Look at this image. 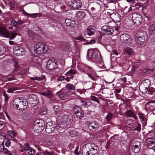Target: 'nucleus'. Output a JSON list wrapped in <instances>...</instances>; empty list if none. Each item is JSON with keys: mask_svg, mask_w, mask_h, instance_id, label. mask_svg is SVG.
<instances>
[{"mask_svg": "<svg viewBox=\"0 0 155 155\" xmlns=\"http://www.w3.org/2000/svg\"><path fill=\"white\" fill-rule=\"evenodd\" d=\"M64 76H62L58 78L57 79V80L59 81H62L64 80Z\"/></svg>", "mask_w": 155, "mask_h": 155, "instance_id": "nucleus-55", "label": "nucleus"}, {"mask_svg": "<svg viewBox=\"0 0 155 155\" xmlns=\"http://www.w3.org/2000/svg\"><path fill=\"white\" fill-rule=\"evenodd\" d=\"M112 117V114L111 113H108L106 117V119L107 120V121H109L111 119Z\"/></svg>", "mask_w": 155, "mask_h": 155, "instance_id": "nucleus-49", "label": "nucleus"}, {"mask_svg": "<svg viewBox=\"0 0 155 155\" xmlns=\"http://www.w3.org/2000/svg\"><path fill=\"white\" fill-rule=\"evenodd\" d=\"M148 30L150 34L152 35L155 33V25H152L149 26Z\"/></svg>", "mask_w": 155, "mask_h": 155, "instance_id": "nucleus-21", "label": "nucleus"}, {"mask_svg": "<svg viewBox=\"0 0 155 155\" xmlns=\"http://www.w3.org/2000/svg\"><path fill=\"white\" fill-rule=\"evenodd\" d=\"M31 147H30L28 143H26L24 145V149L25 150L27 151Z\"/></svg>", "mask_w": 155, "mask_h": 155, "instance_id": "nucleus-47", "label": "nucleus"}, {"mask_svg": "<svg viewBox=\"0 0 155 155\" xmlns=\"http://www.w3.org/2000/svg\"><path fill=\"white\" fill-rule=\"evenodd\" d=\"M27 151V153L30 155H34L35 153V150L32 148H31Z\"/></svg>", "mask_w": 155, "mask_h": 155, "instance_id": "nucleus-36", "label": "nucleus"}, {"mask_svg": "<svg viewBox=\"0 0 155 155\" xmlns=\"http://www.w3.org/2000/svg\"><path fill=\"white\" fill-rule=\"evenodd\" d=\"M120 41L125 43L130 44L132 43L133 39L130 36L127 34H124L120 37Z\"/></svg>", "mask_w": 155, "mask_h": 155, "instance_id": "nucleus-7", "label": "nucleus"}, {"mask_svg": "<svg viewBox=\"0 0 155 155\" xmlns=\"http://www.w3.org/2000/svg\"><path fill=\"white\" fill-rule=\"evenodd\" d=\"M75 113L76 116L78 118L82 117L84 115L83 111L81 110H80V111H76L75 112Z\"/></svg>", "mask_w": 155, "mask_h": 155, "instance_id": "nucleus-24", "label": "nucleus"}, {"mask_svg": "<svg viewBox=\"0 0 155 155\" xmlns=\"http://www.w3.org/2000/svg\"><path fill=\"white\" fill-rule=\"evenodd\" d=\"M55 127L51 122H48L46 125L45 131L47 133L51 134L55 129Z\"/></svg>", "mask_w": 155, "mask_h": 155, "instance_id": "nucleus-9", "label": "nucleus"}, {"mask_svg": "<svg viewBox=\"0 0 155 155\" xmlns=\"http://www.w3.org/2000/svg\"><path fill=\"white\" fill-rule=\"evenodd\" d=\"M13 104L14 107L19 110L25 109L27 107V104L26 101H24L18 98L15 99Z\"/></svg>", "mask_w": 155, "mask_h": 155, "instance_id": "nucleus-3", "label": "nucleus"}, {"mask_svg": "<svg viewBox=\"0 0 155 155\" xmlns=\"http://www.w3.org/2000/svg\"><path fill=\"white\" fill-rule=\"evenodd\" d=\"M79 148L78 147H77L74 151V153L75 155H78V150Z\"/></svg>", "mask_w": 155, "mask_h": 155, "instance_id": "nucleus-60", "label": "nucleus"}, {"mask_svg": "<svg viewBox=\"0 0 155 155\" xmlns=\"http://www.w3.org/2000/svg\"><path fill=\"white\" fill-rule=\"evenodd\" d=\"M54 111L56 114L58 113V109L59 108V107L58 106L55 105L54 107Z\"/></svg>", "mask_w": 155, "mask_h": 155, "instance_id": "nucleus-57", "label": "nucleus"}, {"mask_svg": "<svg viewBox=\"0 0 155 155\" xmlns=\"http://www.w3.org/2000/svg\"><path fill=\"white\" fill-rule=\"evenodd\" d=\"M54 153L53 151H48L47 150H45L44 152V153L45 155H53Z\"/></svg>", "mask_w": 155, "mask_h": 155, "instance_id": "nucleus-46", "label": "nucleus"}, {"mask_svg": "<svg viewBox=\"0 0 155 155\" xmlns=\"http://www.w3.org/2000/svg\"><path fill=\"white\" fill-rule=\"evenodd\" d=\"M94 51L93 50L91 49L88 51L87 55L89 58H91L93 56Z\"/></svg>", "mask_w": 155, "mask_h": 155, "instance_id": "nucleus-35", "label": "nucleus"}, {"mask_svg": "<svg viewBox=\"0 0 155 155\" xmlns=\"http://www.w3.org/2000/svg\"><path fill=\"white\" fill-rule=\"evenodd\" d=\"M45 128V124H43L41 123L37 122L33 125L32 129L33 131L36 133H39L41 132Z\"/></svg>", "mask_w": 155, "mask_h": 155, "instance_id": "nucleus-6", "label": "nucleus"}, {"mask_svg": "<svg viewBox=\"0 0 155 155\" xmlns=\"http://www.w3.org/2000/svg\"><path fill=\"white\" fill-rule=\"evenodd\" d=\"M8 134L11 137H14L17 135V133L12 130L9 131L8 132Z\"/></svg>", "mask_w": 155, "mask_h": 155, "instance_id": "nucleus-32", "label": "nucleus"}, {"mask_svg": "<svg viewBox=\"0 0 155 155\" xmlns=\"http://www.w3.org/2000/svg\"><path fill=\"white\" fill-rule=\"evenodd\" d=\"M76 15L77 19H82L84 18L86 15V11H78L77 12Z\"/></svg>", "mask_w": 155, "mask_h": 155, "instance_id": "nucleus-16", "label": "nucleus"}, {"mask_svg": "<svg viewBox=\"0 0 155 155\" xmlns=\"http://www.w3.org/2000/svg\"><path fill=\"white\" fill-rule=\"evenodd\" d=\"M66 87L68 89L71 90H74L75 89L74 87V86L73 85L71 84H67L66 85Z\"/></svg>", "mask_w": 155, "mask_h": 155, "instance_id": "nucleus-38", "label": "nucleus"}, {"mask_svg": "<svg viewBox=\"0 0 155 155\" xmlns=\"http://www.w3.org/2000/svg\"><path fill=\"white\" fill-rule=\"evenodd\" d=\"M125 114L127 116H128L130 117H132L136 120L137 119V117L135 116L134 113L131 110H127L125 112Z\"/></svg>", "mask_w": 155, "mask_h": 155, "instance_id": "nucleus-20", "label": "nucleus"}, {"mask_svg": "<svg viewBox=\"0 0 155 155\" xmlns=\"http://www.w3.org/2000/svg\"><path fill=\"white\" fill-rule=\"evenodd\" d=\"M95 30L91 28V27H89L86 29V32L88 35L91 36L94 34Z\"/></svg>", "mask_w": 155, "mask_h": 155, "instance_id": "nucleus-22", "label": "nucleus"}, {"mask_svg": "<svg viewBox=\"0 0 155 155\" xmlns=\"http://www.w3.org/2000/svg\"><path fill=\"white\" fill-rule=\"evenodd\" d=\"M68 73H70L71 74H75V71H74V70L72 69H71L70 71H68L64 75H67V74H68Z\"/></svg>", "mask_w": 155, "mask_h": 155, "instance_id": "nucleus-51", "label": "nucleus"}, {"mask_svg": "<svg viewBox=\"0 0 155 155\" xmlns=\"http://www.w3.org/2000/svg\"><path fill=\"white\" fill-rule=\"evenodd\" d=\"M19 89V88L18 87H12L11 88H8L7 91V92L8 93L12 92L13 91H16V90H18Z\"/></svg>", "mask_w": 155, "mask_h": 155, "instance_id": "nucleus-33", "label": "nucleus"}, {"mask_svg": "<svg viewBox=\"0 0 155 155\" xmlns=\"http://www.w3.org/2000/svg\"><path fill=\"white\" fill-rule=\"evenodd\" d=\"M148 145L149 146V147L151 148L153 147H154L155 145V143L153 140L151 142H149V143H148Z\"/></svg>", "mask_w": 155, "mask_h": 155, "instance_id": "nucleus-43", "label": "nucleus"}, {"mask_svg": "<svg viewBox=\"0 0 155 155\" xmlns=\"http://www.w3.org/2000/svg\"><path fill=\"white\" fill-rule=\"evenodd\" d=\"M6 152L5 154H6V155H16V153L15 152L10 151L7 150V151Z\"/></svg>", "mask_w": 155, "mask_h": 155, "instance_id": "nucleus-45", "label": "nucleus"}, {"mask_svg": "<svg viewBox=\"0 0 155 155\" xmlns=\"http://www.w3.org/2000/svg\"><path fill=\"white\" fill-rule=\"evenodd\" d=\"M87 73H90V72H91V71H94L92 69L90 68H87Z\"/></svg>", "mask_w": 155, "mask_h": 155, "instance_id": "nucleus-59", "label": "nucleus"}, {"mask_svg": "<svg viewBox=\"0 0 155 155\" xmlns=\"http://www.w3.org/2000/svg\"><path fill=\"white\" fill-rule=\"evenodd\" d=\"M114 32V30L113 29L110 28H108L106 32L107 34L109 35H111L113 34V33Z\"/></svg>", "mask_w": 155, "mask_h": 155, "instance_id": "nucleus-37", "label": "nucleus"}, {"mask_svg": "<svg viewBox=\"0 0 155 155\" xmlns=\"http://www.w3.org/2000/svg\"><path fill=\"white\" fill-rule=\"evenodd\" d=\"M31 80H38V81H40L41 80H43L44 79L43 77L39 78L36 77H31L30 78Z\"/></svg>", "mask_w": 155, "mask_h": 155, "instance_id": "nucleus-39", "label": "nucleus"}, {"mask_svg": "<svg viewBox=\"0 0 155 155\" xmlns=\"http://www.w3.org/2000/svg\"><path fill=\"white\" fill-rule=\"evenodd\" d=\"M125 52L128 55H132L134 54V51L132 49L129 48H127L125 49Z\"/></svg>", "mask_w": 155, "mask_h": 155, "instance_id": "nucleus-25", "label": "nucleus"}, {"mask_svg": "<svg viewBox=\"0 0 155 155\" xmlns=\"http://www.w3.org/2000/svg\"><path fill=\"white\" fill-rule=\"evenodd\" d=\"M134 8V6L133 7H130L129 8H128L127 6H126L124 8V11H125L126 12H127V11L128 10L127 12H129L134 10V9L133 8Z\"/></svg>", "mask_w": 155, "mask_h": 155, "instance_id": "nucleus-41", "label": "nucleus"}, {"mask_svg": "<svg viewBox=\"0 0 155 155\" xmlns=\"http://www.w3.org/2000/svg\"><path fill=\"white\" fill-rule=\"evenodd\" d=\"M99 127L98 124L96 122H93L90 123L88 125V128L90 130L95 131Z\"/></svg>", "mask_w": 155, "mask_h": 155, "instance_id": "nucleus-14", "label": "nucleus"}, {"mask_svg": "<svg viewBox=\"0 0 155 155\" xmlns=\"http://www.w3.org/2000/svg\"><path fill=\"white\" fill-rule=\"evenodd\" d=\"M138 115H139L140 118L142 120V121L145 120V117L143 114L142 113H138Z\"/></svg>", "mask_w": 155, "mask_h": 155, "instance_id": "nucleus-44", "label": "nucleus"}, {"mask_svg": "<svg viewBox=\"0 0 155 155\" xmlns=\"http://www.w3.org/2000/svg\"><path fill=\"white\" fill-rule=\"evenodd\" d=\"M146 107L150 110L152 111L154 110L155 109V101H153L147 102L146 104Z\"/></svg>", "mask_w": 155, "mask_h": 155, "instance_id": "nucleus-17", "label": "nucleus"}, {"mask_svg": "<svg viewBox=\"0 0 155 155\" xmlns=\"http://www.w3.org/2000/svg\"><path fill=\"white\" fill-rule=\"evenodd\" d=\"M81 102L82 103L81 105L82 107L85 106L86 107H88L91 104V103L90 101L86 102L84 101H81Z\"/></svg>", "mask_w": 155, "mask_h": 155, "instance_id": "nucleus-28", "label": "nucleus"}, {"mask_svg": "<svg viewBox=\"0 0 155 155\" xmlns=\"http://www.w3.org/2000/svg\"><path fill=\"white\" fill-rule=\"evenodd\" d=\"M150 82L148 79L142 81L140 84L139 88L140 91L143 93H146L150 87Z\"/></svg>", "mask_w": 155, "mask_h": 155, "instance_id": "nucleus-4", "label": "nucleus"}, {"mask_svg": "<svg viewBox=\"0 0 155 155\" xmlns=\"http://www.w3.org/2000/svg\"><path fill=\"white\" fill-rule=\"evenodd\" d=\"M87 74L89 77L93 81H96L98 78V76L94 71H91L90 73H87Z\"/></svg>", "mask_w": 155, "mask_h": 155, "instance_id": "nucleus-18", "label": "nucleus"}, {"mask_svg": "<svg viewBox=\"0 0 155 155\" xmlns=\"http://www.w3.org/2000/svg\"><path fill=\"white\" fill-rule=\"evenodd\" d=\"M108 28V27L107 26H104L102 27L101 28V29L102 31H105L106 32V31L107 30V29Z\"/></svg>", "mask_w": 155, "mask_h": 155, "instance_id": "nucleus-52", "label": "nucleus"}, {"mask_svg": "<svg viewBox=\"0 0 155 155\" xmlns=\"http://www.w3.org/2000/svg\"><path fill=\"white\" fill-rule=\"evenodd\" d=\"M64 122H63L62 123V124H60V125L59 126V127L61 128H66L67 127L66 126H67V125H66L65 126H62V125H64Z\"/></svg>", "mask_w": 155, "mask_h": 155, "instance_id": "nucleus-62", "label": "nucleus"}, {"mask_svg": "<svg viewBox=\"0 0 155 155\" xmlns=\"http://www.w3.org/2000/svg\"><path fill=\"white\" fill-rule=\"evenodd\" d=\"M6 77H5V79H7V80L8 81H11L13 80L14 79V78L13 77H10L8 78H5Z\"/></svg>", "mask_w": 155, "mask_h": 155, "instance_id": "nucleus-61", "label": "nucleus"}, {"mask_svg": "<svg viewBox=\"0 0 155 155\" xmlns=\"http://www.w3.org/2000/svg\"><path fill=\"white\" fill-rule=\"evenodd\" d=\"M91 99L93 101H96L97 103H99V100L98 99L97 97L94 96H91Z\"/></svg>", "mask_w": 155, "mask_h": 155, "instance_id": "nucleus-48", "label": "nucleus"}, {"mask_svg": "<svg viewBox=\"0 0 155 155\" xmlns=\"http://www.w3.org/2000/svg\"><path fill=\"white\" fill-rule=\"evenodd\" d=\"M24 52V50L23 48L15 47L14 48L13 52L15 55H22V54Z\"/></svg>", "mask_w": 155, "mask_h": 155, "instance_id": "nucleus-13", "label": "nucleus"}, {"mask_svg": "<svg viewBox=\"0 0 155 155\" xmlns=\"http://www.w3.org/2000/svg\"><path fill=\"white\" fill-rule=\"evenodd\" d=\"M34 48L37 54H41L47 51L48 50V47L45 44L39 43L35 45Z\"/></svg>", "mask_w": 155, "mask_h": 155, "instance_id": "nucleus-2", "label": "nucleus"}, {"mask_svg": "<svg viewBox=\"0 0 155 155\" xmlns=\"http://www.w3.org/2000/svg\"><path fill=\"white\" fill-rule=\"evenodd\" d=\"M5 126V123H3L1 121H0V130L3 129Z\"/></svg>", "mask_w": 155, "mask_h": 155, "instance_id": "nucleus-53", "label": "nucleus"}, {"mask_svg": "<svg viewBox=\"0 0 155 155\" xmlns=\"http://www.w3.org/2000/svg\"><path fill=\"white\" fill-rule=\"evenodd\" d=\"M138 68V66L137 65H135L132 68V71H135L136 69H137Z\"/></svg>", "mask_w": 155, "mask_h": 155, "instance_id": "nucleus-64", "label": "nucleus"}, {"mask_svg": "<svg viewBox=\"0 0 155 155\" xmlns=\"http://www.w3.org/2000/svg\"><path fill=\"white\" fill-rule=\"evenodd\" d=\"M39 93L49 99L52 97L53 95L51 91H44L43 92H40Z\"/></svg>", "mask_w": 155, "mask_h": 155, "instance_id": "nucleus-19", "label": "nucleus"}, {"mask_svg": "<svg viewBox=\"0 0 155 155\" xmlns=\"http://www.w3.org/2000/svg\"><path fill=\"white\" fill-rule=\"evenodd\" d=\"M136 127L134 129V130H137L138 131H140L141 130L140 125L138 123H136L135 124Z\"/></svg>", "mask_w": 155, "mask_h": 155, "instance_id": "nucleus-40", "label": "nucleus"}, {"mask_svg": "<svg viewBox=\"0 0 155 155\" xmlns=\"http://www.w3.org/2000/svg\"><path fill=\"white\" fill-rule=\"evenodd\" d=\"M110 18L115 22H118L120 21L121 19V16L118 13L114 12L111 14Z\"/></svg>", "mask_w": 155, "mask_h": 155, "instance_id": "nucleus-10", "label": "nucleus"}, {"mask_svg": "<svg viewBox=\"0 0 155 155\" xmlns=\"http://www.w3.org/2000/svg\"><path fill=\"white\" fill-rule=\"evenodd\" d=\"M8 5L11 8H13L15 6V5L14 3L13 2H9Z\"/></svg>", "mask_w": 155, "mask_h": 155, "instance_id": "nucleus-56", "label": "nucleus"}, {"mask_svg": "<svg viewBox=\"0 0 155 155\" xmlns=\"http://www.w3.org/2000/svg\"><path fill=\"white\" fill-rule=\"evenodd\" d=\"M17 22L14 20H12L11 22V24L13 26H16L17 25Z\"/></svg>", "mask_w": 155, "mask_h": 155, "instance_id": "nucleus-58", "label": "nucleus"}, {"mask_svg": "<svg viewBox=\"0 0 155 155\" xmlns=\"http://www.w3.org/2000/svg\"><path fill=\"white\" fill-rule=\"evenodd\" d=\"M58 97L60 98L62 100L66 99L68 97V96L65 93H63L60 94L58 95Z\"/></svg>", "mask_w": 155, "mask_h": 155, "instance_id": "nucleus-34", "label": "nucleus"}, {"mask_svg": "<svg viewBox=\"0 0 155 155\" xmlns=\"http://www.w3.org/2000/svg\"><path fill=\"white\" fill-rule=\"evenodd\" d=\"M56 66V63L53 59H50L47 62V67L49 69L52 70Z\"/></svg>", "mask_w": 155, "mask_h": 155, "instance_id": "nucleus-11", "label": "nucleus"}, {"mask_svg": "<svg viewBox=\"0 0 155 155\" xmlns=\"http://www.w3.org/2000/svg\"><path fill=\"white\" fill-rule=\"evenodd\" d=\"M7 149L4 147V142H3L0 145V152H4L5 154V153H6V152L7 151Z\"/></svg>", "mask_w": 155, "mask_h": 155, "instance_id": "nucleus-26", "label": "nucleus"}, {"mask_svg": "<svg viewBox=\"0 0 155 155\" xmlns=\"http://www.w3.org/2000/svg\"><path fill=\"white\" fill-rule=\"evenodd\" d=\"M71 5L73 8L78 9L81 7L82 4L79 0H74L72 2Z\"/></svg>", "mask_w": 155, "mask_h": 155, "instance_id": "nucleus-15", "label": "nucleus"}, {"mask_svg": "<svg viewBox=\"0 0 155 155\" xmlns=\"http://www.w3.org/2000/svg\"><path fill=\"white\" fill-rule=\"evenodd\" d=\"M140 147H137L134 145H133L132 147V150L135 153L138 152L140 150Z\"/></svg>", "mask_w": 155, "mask_h": 155, "instance_id": "nucleus-31", "label": "nucleus"}, {"mask_svg": "<svg viewBox=\"0 0 155 155\" xmlns=\"http://www.w3.org/2000/svg\"><path fill=\"white\" fill-rule=\"evenodd\" d=\"M0 36L6 38H9L10 34L5 28L0 25Z\"/></svg>", "mask_w": 155, "mask_h": 155, "instance_id": "nucleus-8", "label": "nucleus"}, {"mask_svg": "<svg viewBox=\"0 0 155 155\" xmlns=\"http://www.w3.org/2000/svg\"><path fill=\"white\" fill-rule=\"evenodd\" d=\"M18 30H16L15 31L12 32L10 35V36L9 38H10V40H12L18 34Z\"/></svg>", "mask_w": 155, "mask_h": 155, "instance_id": "nucleus-27", "label": "nucleus"}, {"mask_svg": "<svg viewBox=\"0 0 155 155\" xmlns=\"http://www.w3.org/2000/svg\"><path fill=\"white\" fill-rule=\"evenodd\" d=\"M65 23L67 25L73 27L74 24V21L69 19H66L65 21Z\"/></svg>", "mask_w": 155, "mask_h": 155, "instance_id": "nucleus-23", "label": "nucleus"}, {"mask_svg": "<svg viewBox=\"0 0 155 155\" xmlns=\"http://www.w3.org/2000/svg\"><path fill=\"white\" fill-rule=\"evenodd\" d=\"M5 49L4 47L1 46L0 47V55L4 54L5 52Z\"/></svg>", "mask_w": 155, "mask_h": 155, "instance_id": "nucleus-42", "label": "nucleus"}, {"mask_svg": "<svg viewBox=\"0 0 155 155\" xmlns=\"http://www.w3.org/2000/svg\"><path fill=\"white\" fill-rule=\"evenodd\" d=\"M153 141L152 138L149 137L147 138L146 140V142L148 143H149V142H151Z\"/></svg>", "mask_w": 155, "mask_h": 155, "instance_id": "nucleus-63", "label": "nucleus"}, {"mask_svg": "<svg viewBox=\"0 0 155 155\" xmlns=\"http://www.w3.org/2000/svg\"><path fill=\"white\" fill-rule=\"evenodd\" d=\"M133 145H134L137 147H140V142L138 141H136L135 143H134Z\"/></svg>", "mask_w": 155, "mask_h": 155, "instance_id": "nucleus-50", "label": "nucleus"}, {"mask_svg": "<svg viewBox=\"0 0 155 155\" xmlns=\"http://www.w3.org/2000/svg\"><path fill=\"white\" fill-rule=\"evenodd\" d=\"M98 149L94 144L88 143L82 147V153L83 155H94L97 153Z\"/></svg>", "mask_w": 155, "mask_h": 155, "instance_id": "nucleus-1", "label": "nucleus"}, {"mask_svg": "<svg viewBox=\"0 0 155 155\" xmlns=\"http://www.w3.org/2000/svg\"><path fill=\"white\" fill-rule=\"evenodd\" d=\"M125 124L129 127H133L134 126V124L131 119L127 120L125 121Z\"/></svg>", "mask_w": 155, "mask_h": 155, "instance_id": "nucleus-30", "label": "nucleus"}, {"mask_svg": "<svg viewBox=\"0 0 155 155\" xmlns=\"http://www.w3.org/2000/svg\"><path fill=\"white\" fill-rule=\"evenodd\" d=\"M11 144V142L9 140H6L5 142V145L6 147H8L10 146Z\"/></svg>", "mask_w": 155, "mask_h": 155, "instance_id": "nucleus-54", "label": "nucleus"}, {"mask_svg": "<svg viewBox=\"0 0 155 155\" xmlns=\"http://www.w3.org/2000/svg\"><path fill=\"white\" fill-rule=\"evenodd\" d=\"M135 40L138 45H142L147 40V37L145 36H143L141 37L137 36L135 37Z\"/></svg>", "mask_w": 155, "mask_h": 155, "instance_id": "nucleus-12", "label": "nucleus"}, {"mask_svg": "<svg viewBox=\"0 0 155 155\" xmlns=\"http://www.w3.org/2000/svg\"><path fill=\"white\" fill-rule=\"evenodd\" d=\"M37 97L35 95H30L28 97V100L29 101H35V100H36Z\"/></svg>", "mask_w": 155, "mask_h": 155, "instance_id": "nucleus-29", "label": "nucleus"}, {"mask_svg": "<svg viewBox=\"0 0 155 155\" xmlns=\"http://www.w3.org/2000/svg\"><path fill=\"white\" fill-rule=\"evenodd\" d=\"M132 18L134 23L137 26L140 25L142 21V16L138 13H133Z\"/></svg>", "mask_w": 155, "mask_h": 155, "instance_id": "nucleus-5", "label": "nucleus"}]
</instances>
